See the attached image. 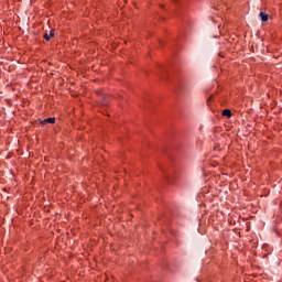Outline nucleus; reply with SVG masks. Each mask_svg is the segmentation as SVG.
I'll return each instance as SVG.
<instances>
[{
    "label": "nucleus",
    "mask_w": 282,
    "mask_h": 282,
    "mask_svg": "<svg viewBox=\"0 0 282 282\" xmlns=\"http://www.w3.org/2000/svg\"><path fill=\"white\" fill-rule=\"evenodd\" d=\"M45 41H50L51 39H54V30H51L50 33H44Z\"/></svg>",
    "instance_id": "f03ea898"
},
{
    "label": "nucleus",
    "mask_w": 282,
    "mask_h": 282,
    "mask_svg": "<svg viewBox=\"0 0 282 282\" xmlns=\"http://www.w3.org/2000/svg\"><path fill=\"white\" fill-rule=\"evenodd\" d=\"M259 18L261 19L262 23H265V21H268V14L264 12H260Z\"/></svg>",
    "instance_id": "7ed1b4c3"
},
{
    "label": "nucleus",
    "mask_w": 282,
    "mask_h": 282,
    "mask_svg": "<svg viewBox=\"0 0 282 282\" xmlns=\"http://www.w3.org/2000/svg\"><path fill=\"white\" fill-rule=\"evenodd\" d=\"M54 122H56V118L54 117H50V118H46L44 120H40V124H54Z\"/></svg>",
    "instance_id": "f257e3e1"
},
{
    "label": "nucleus",
    "mask_w": 282,
    "mask_h": 282,
    "mask_svg": "<svg viewBox=\"0 0 282 282\" xmlns=\"http://www.w3.org/2000/svg\"><path fill=\"white\" fill-rule=\"evenodd\" d=\"M223 116L226 118H232V111H230V109H225L223 110Z\"/></svg>",
    "instance_id": "20e7f679"
}]
</instances>
